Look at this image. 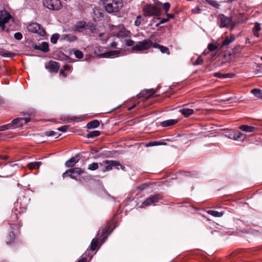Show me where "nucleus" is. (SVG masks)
I'll return each mask as SVG.
<instances>
[{"instance_id": "4", "label": "nucleus", "mask_w": 262, "mask_h": 262, "mask_svg": "<svg viewBox=\"0 0 262 262\" xmlns=\"http://www.w3.org/2000/svg\"><path fill=\"white\" fill-rule=\"evenodd\" d=\"M42 4L44 7L53 11L59 10L62 7L60 0H43Z\"/></svg>"}, {"instance_id": "25", "label": "nucleus", "mask_w": 262, "mask_h": 262, "mask_svg": "<svg viewBox=\"0 0 262 262\" xmlns=\"http://www.w3.org/2000/svg\"><path fill=\"white\" fill-rule=\"evenodd\" d=\"M100 125V122L97 120H94L91 122H89L87 125L86 126L88 128H95L99 126Z\"/></svg>"}, {"instance_id": "16", "label": "nucleus", "mask_w": 262, "mask_h": 262, "mask_svg": "<svg viewBox=\"0 0 262 262\" xmlns=\"http://www.w3.org/2000/svg\"><path fill=\"white\" fill-rule=\"evenodd\" d=\"M71 171H69L70 172H71L72 174H73L74 176V178L73 179L76 180V177L78 176H80L82 174H83L85 173V170L79 167H74L71 168Z\"/></svg>"}, {"instance_id": "2", "label": "nucleus", "mask_w": 262, "mask_h": 262, "mask_svg": "<svg viewBox=\"0 0 262 262\" xmlns=\"http://www.w3.org/2000/svg\"><path fill=\"white\" fill-rule=\"evenodd\" d=\"M99 165L101 167V170L103 172L111 170L113 167L117 169L121 168L123 170L125 169L124 165H121L119 161L115 160H104L99 163Z\"/></svg>"}, {"instance_id": "10", "label": "nucleus", "mask_w": 262, "mask_h": 262, "mask_svg": "<svg viewBox=\"0 0 262 262\" xmlns=\"http://www.w3.org/2000/svg\"><path fill=\"white\" fill-rule=\"evenodd\" d=\"M11 18V15L7 11H1L0 16V27L3 29L5 28V24L7 23Z\"/></svg>"}, {"instance_id": "58", "label": "nucleus", "mask_w": 262, "mask_h": 262, "mask_svg": "<svg viewBox=\"0 0 262 262\" xmlns=\"http://www.w3.org/2000/svg\"><path fill=\"white\" fill-rule=\"evenodd\" d=\"M238 99L236 96L230 97V103L236 102Z\"/></svg>"}, {"instance_id": "60", "label": "nucleus", "mask_w": 262, "mask_h": 262, "mask_svg": "<svg viewBox=\"0 0 262 262\" xmlns=\"http://www.w3.org/2000/svg\"><path fill=\"white\" fill-rule=\"evenodd\" d=\"M147 186V185L146 184H143L142 185L139 186L138 187V189L141 191H142Z\"/></svg>"}, {"instance_id": "22", "label": "nucleus", "mask_w": 262, "mask_h": 262, "mask_svg": "<svg viewBox=\"0 0 262 262\" xmlns=\"http://www.w3.org/2000/svg\"><path fill=\"white\" fill-rule=\"evenodd\" d=\"M239 129L244 132L247 133H252L254 132L256 128L252 126H249L247 125H242L239 126Z\"/></svg>"}, {"instance_id": "13", "label": "nucleus", "mask_w": 262, "mask_h": 262, "mask_svg": "<svg viewBox=\"0 0 262 262\" xmlns=\"http://www.w3.org/2000/svg\"><path fill=\"white\" fill-rule=\"evenodd\" d=\"M246 138L247 135L241 132L235 133L230 137V139L241 142H243Z\"/></svg>"}, {"instance_id": "59", "label": "nucleus", "mask_w": 262, "mask_h": 262, "mask_svg": "<svg viewBox=\"0 0 262 262\" xmlns=\"http://www.w3.org/2000/svg\"><path fill=\"white\" fill-rule=\"evenodd\" d=\"M60 120L62 121H67L68 122L70 121V116H63L60 118Z\"/></svg>"}, {"instance_id": "27", "label": "nucleus", "mask_w": 262, "mask_h": 262, "mask_svg": "<svg viewBox=\"0 0 262 262\" xmlns=\"http://www.w3.org/2000/svg\"><path fill=\"white\" fill-rule=\"evenodd\" d=\"M100 135V132L99 130H93L89 133L86 136V138H93L98 137Z\"/></svg>"}, {"instance_id": "38", "label": "nucleus", "mask_w": 262, "mask_h": 262, "mask_svg": "<svg viewBox=\"0 0 262 262\" xmlns=\"http://www.w3.org/2000/svg\"><path fill=\"white\" fill-rule=\"evenodd\" d=\"M260 30V24L258 23H256L255 24V26L253 29V32L255 36L256 37H258L259 34L258 31Z\"/></svg>"}, {"instance_id": "32", "label": "nucleus", "mask_w": 262, "mask_h": 262, "mask_svg": "<svg viewBox=\"0 0 262 262\" xmlns=\"http://www.w3.org/2000/svg\"><path fill=\"white\" fill-rule=\"evenodd\" d=\"M207 213L214 217H221L224 214V212H219L215 210H208Z\"/></svg>"}, {"instance_id": "14", "label": "nucleus", "mask_w": 262, "mask_h": 262, "mask_svg": "<svg viewBox=\"0 0 262 262\" xmlns=\"http://www.w3.org/2000/svg\"><path fill=\"white\" fill-rule=\"evenodd\" d=\"M219 21L220 23V27H228L229 25V18L223 14L219 15Z\"/></svg>"}, {"instance_id": "34", "label": "nucleus", "mask_w": 262, "mask_h": 262, "mask_svg": "<svg viewBox=\"0 0 262 262\" xmlns=\"http://www.w3.org/2000/svg\"><path fill=\"white\" fill-rule=\"evenodd\" d=\"M85 28V23L84 22L80 21L75 26L76 30L81 32L82 29Z\"/></svg>"}, {"instance_id": "12", "label": "nucleus", "mask_w": 262, "mask_h": 262, "mask_svg": "<svg viewBox=\"0 0 262 262\" xmlns=\"http://www.w3.org/2000/svg\"><path fill=\"white\" fill-rule=\"evenodd\" d=\"M99 240L102 241L103 243V237L100 235V233L99 232L97 234L96 237L93 238L91 243L90 249L92 251H94L96 249L98 246Z\"/></svg>"}, {"instance_id": "19", "label": "nucleus", "mask_w": 262, "mask_h": 262, "mask_svg": "<svg viewBox=\"0 0 262 262\" xmlns=\"http://www.w3.org/2000/svg\"><path fill=\"white\" fill-rule=\"evenodd\" d=\"M153 47L155 48H159L162 53H166L167 55H169L170 52L167 47L160 45L158 43H153Z\"/></svg>"}, {"instance_id": "1", "label": "nucleus", "mask_w": 262, "mask_h": 262, "mask_svg": "<svg viewBox=\"0 0 262 262\" xmlns=\"http://www.w3.org/2000/svg\"><path fill=\"white\" fill-rule=\"evenodd\" d=\"M105 11L109 14H116L122 8V0H101Z\"/></svg>"}, {"instance_id": "17", "label": "nucleus", "mask_w": 262, "mask_h": 262, "mask_svg": "<svg viewBox=\"0 0 262 262\" xmlns=\"http://www.w3.org/2000/svg\"><path fill=\"white\" fill-rule=\"evenodd\" d=\"M78 157V156L72 157L70 159L66 162L65 166L67 167L72 168L78 162L79 158Z\"/></svg>"}, {"instance_id": "53", "label": "nucleus", "mask_w": 262, "mask_h": 262, "mask_svg": "<svg viewBox=\"0 0 262 262\" xmlns=\"http://www.w3.org/2000/svg\"><path fill=\"white\" fill-rule=\"evenodd\" d=\"M184 175L186 177H194L196 175V174L191 173V172L189 171H184Z\"/></svg>"}, {"instance_id": "63", "label": "nucleus", "mask_w": 262, "mask_h": 262, "mask_svg": "<svg viewBox=\"0 0 262 262\" xmlns=\"http://www.w3.org/2000/svg\"><path fill=\"white\" fill-rule=\"evenodd\" d=\"M22 119V121H25V123H27L28 122H29L30 121H31V119L30 118H21Z\"/></svg>"}, {"instance_id": "7", "label": "nucleus", "mask_w": 262, "mask_h": 262, "mask_svg": "<svg viewBox=\"0 0 262 262\" xmlns=\"http://www.w3.org/2000/svg\"><path fill=\"white\" fill-rule=\"evenodd\" d=\"M143 14L146 16L159 15L160 13V9L154 5H146L143 8Z\"/></svg>"}, {"instance_id": "56", "label": "nucleus", "mask_w": 262, "mask_h": 262, "mask_svg": "<svg viewBox=\"0 0 262 262\" xmlns=\"http://www.w3.org/2000/svg\"><path fill=\"white\" fill-rule=\"evenodd\" d=\"M201 9L199 7H196L195 8L192 9V13L193 14H197L200 12Z\"/></svg>"}, {"instance_id": "45", "label": "nucleus", "mask_w": 262, "mask_h": 262, "mask_svg": "<svg viewBox=\"0 0 262 262\" xmlns=\"http://www.w3.org/2000/svg\"><path fill=\"white\" fill-rule=\"evenodd\" d=\"M2 56L3 57H12L15 55V54L13 52H6L1 54Z\"/></svg>"}, {"instance_id": "52", "label": "nucleus", "mask_w": 262, "mask_h": 262, "mask_svg": "<svg viewBox=\"0 0 262 262\" xmlns=\"http://www.w3.org/2000/svg\"><path fill=\"white\" fill-rule=\"evenodd\" d=\"M56 134V133L52 130L47 131L45 133V135L48 137L53 136L55 135Z\"/></svg>"}, {"instance_id": "55", "label": "nucleus", "mask_w": 262, "mask_h": 262, "mask_svg": "<svg viewBox=\"0 0 262 262\" xmlns=\"http://www.w3.org/2000/svg\"><path fill=\"white\" fill-rule=\"evenodd\" d=\"M169 20V18H162L161 19L160 22L157 24L156 26L158 27L160 25H161V24H164L166 22H167Z\"/></svg>"}, {"instance_id": "21", "label": "nucleus", "mask_w": 262, "mask_h": 262, "mask_svg": "<svg viewBox=\"0 0 262 262\" xmlns=\"http://www.w3.org/2000/svg\"><path fill=\"white\" fill-rule=\"evenodd\" d=\"M178 120L176 119H169L162 121L160 123V125L162 127H167L171 125H173L177 123Z\"/></svg>"}, {"instance_id": "42", "label": "nucleus", "mask_w": 262, "mask_h": 262, "mask_svg": "<svg viewBox=\"0 0 262 262\" xmlns=\"http://www.w3.org/2000/svg\"><path fill=\"white\" fill-rule=\"evenodd\" d=\"M153 91V90H144L142 92H141V93H140L137 96L139 98H141V97H144L145 95H146L147 93H148L150 91Z\"/></svg>"}, {"instance_id": "44", "label": "nucleus", "mask_w": 262, "mask_h": 262, "mask_svg": "<svg viewBox=\"0 0 262 262\" xmlns=\"http://www.w3.org/2000/svg\"><path fill=\"white\" fill-rule=\"evenodd\" d=\"M203 63V60L201 56H199L196 61L193 63V65H201Z\"/></svg>"}, {"instance_id": "26", "label": "nucleus", "mask_w": 262, "mask_h": 262, "mask_svg": "<svg viewBox=\"0 0 262 262\" xmlns=\"http://www.w3.org/2000/svg\"><path fill=\"white\" fill-rule=\"evenodd\" d=\"M71 53H73L75 57L78 59H82L83 57L82 52L79 50L73 49Z\"/></svg>"}, {"instance_id": "33", "label": "nucleus", "mask_w": 262, "mask_h": 262, "mask_svg": "<svg viewBox=\"0 0 262 262\" xmlns=\"http://www.w3.org/2000/svg\"><path fill=\"white\" fill-rule=\"evenodd\" d=\"M99 163L93 162L88 165V169L91 171L97 170L99 168Z\"/></svg>"}, {"instance_id": "49", "label": "nucleus", "mask_w": 262, "mask_h": 262, "mask_svg": "<svg viewBox=\"0 0 262 262\" xmlns=\"http://www.w3.org/2000/svg\"><path fill=\"white\" fill-rule=\"evenodd\" d=\"M125 44L127 46L131 47L135 46V41L132 39H127L125 40Z\"/></svg>"}, {"instance_id": "31", "label": "nucleus", "mask_w": 262, "mask_h": 262, "mask_svg": "<svg viewBox=\"0 0 262 262\" xmlns=\"http://www.w3.org/2000/svg\"><path fill=\"white\" fill-rule=\"evenodd\" d=\"M41 51L44 53H47L49 51V44L46 41H43L40 44Z\"/></svg>"}, {"instance_id": "46", "label": "nucleus", "mask_w": 262, "mask_h": 262, "mask_svg": "<svg viewBox=\"0 0 262 262\" xmlns=\"http://www.w3.org/2000/svg\"><path fill=\"white\" fill-rule=\"evenodd\" d=\"M170 5L168 2L165 3L163 5V8L166 13L168 12L169 9Z\"/></svg>"}, {"instance_id": "61", "label": "nucleus", "mask_w": 262, "mask_h": 262, "mask_svg": "<svg viewBox=\"0 0 262 262\" xmlns=\"http://www.w3.org/2000/svg\"><path fill=\"white\" fill-rule=\"evenodd\" d=\"M63 69L66 71H68L70 70L71 67L68 64H66L63 66Z\"/></svg>"}, {"instance_id": "29", "label": "nucleus", "mask_w": 262, "mask_h": 262, "mask_svg": "<svg viewBox=\"0 0 262 262\" xmlns=\"http://www.w3.org/2000/svg\"><path fill=\"white\" fill-rule=\"evenodd\" d=\"M15 238V234L13 231H11L6 238V243L7 244H11L12 242H14Z\"/></svg>"}, {"instance_id": "3", "label": "nucleus", "mask_w": 262, "mask_h": 262, "mask_svg": "<svg viewBox=\"0 0 262 262\" xmlns=\"http://www.w3.org/2000/svg\"><path fill=\"white\" fill-rule=\"evenodd\" d=\"M153 46L152 41L149 39H144L139 41L132 48V51H142L146 50Z\"/></svg>"}, {"instance_id": "37", "label": "nucleus", "mask_w": 262, "mask_h": 262, "mask_svg": "<svg viewBox=\"0 0 262 262\" xmlns=\"http://www.w3.org/2000/svg\"><path fill=\"white\" fill-rule=\"evenodd\" d=\"M13 128H14V127L13 126L12 124L10 123L0 126V131H4L7 129H11Z\"/></svg>"}, {"instance_id": "48", "label": "nucleus", "mask_w": 262, "mask_h": 262, "mask_svg": "<svg viewBox=\"0 0 262 262\" xmlns=\"http://www.w3.org/2000/svg\"><path fill=\"white\" fill-rule=\"evenodd\" d=\"M141 16L139 15L137 17L135 21V25L136 26H139L141 25Z\"/></svg>"}, {"instance_id": "41", "label": "nucleus", "mask_w": 262, "mask_h": 262, "mask_svg": "<svg viewBox=\"0 0 262 262\" xmlns=\"http://www.w3.org/2000/svg\"><path fill=\"white\" fill-rule=\"evenodd\" d=\"M126 36H127V34L124 30H121L116 34V36L119 38H124Z\"/></svg>"}, {"instance_id": "36", "label": "nucleus", "mask_w": 262, "mask_h": 262, "mask_svg": "<svg viewBox=\"0 0 262 262\" xmlns=\"http://www.w3.org/2000/svg\"><path fill=\"white\" fill-rule=\"evenodd\" d=\"M83 120V117L81 116H70V122H79Z\"/></svg>"}, {"instance_id": "62", "label": "nucleus", "mask_w": 262, "mask_h": 262, "mask_svg": "<svg viewBox=\"0 0 262 262\" xmlns=\"http://www.w3.org/2000/svg\"><path fill=\"white\" fill-rule=\"evenodd\" d=\"M65 71L63 69H61L60 71V74L62 75L63 77H67V74L65 73Z\"/></svg>"}, {"instance_id": "5", "label": "nucleus", "mask_w": 262, "mask_h": 262, "mask_svg": "<svg viewBox=\"0 0 262 262\" xmlns=\"http://www.w3.org/2000/svg\"><path fill=\"white\" fill-rule=\"evenodd\" d=\"M27 28L29 32L37 34L41 36H44L46 34L45 30L37 23H32L29 24Z\"/></svg>"}, {"instance_id": "57", "label": "nucleus", "mask_w": 262, "mask_h": 262, "mask_svg": "<svg viewBox=\"0 0 262 262\" xmlns=\"http://www.w3.org/2000/svg\"><path fill=\"white\" fill-rule=\"evenodd\" d=\"M88 252H89V251H88V250H87V251L85 252V256H84V257L82 256L81 259L79 260L77 262H86L87 259H86V253Z\"/></svg>"}, {"instance_id": "64", "label": "nucleus", "mask_w": 262, "mask_h": 262, "mask_svg": "<svg viewBox=\"0 0 262 262\" xmlns=\"http://www.w3.org/2000/svg\"><path fill=\"white\" fill-rule=\"evenodd\" d=\"M117 46V43L115 41H113L110 43V46L112 48H115Z\"/></svg>"}, {"instance_id": "15", "label": "nucleus", "mask_w": 262, "mask_h": 262, "mask_svg": "<svg viewBox=\"0 0 262 262\" xmlns=\"http://www.w3.org/2000/svg\"><path fill=\"white\" fill-rule=\"evenodd\" d=\"M120 52L119 51H111L106 53H103L102 54H99L96 50H95V54L98 56L102 57H110L112 56H118L120 54Z\"/></svg>"}, {"instance_id": "50", "label": "nucleus", "mask_w": 262, "mask_h": 262, "mask_svg": "<svg viewBox=\"0 0 262 262\" xmlns=\"http://www.w3.org/2000/svg\"><path fill=\"white\" fill-rule=\"evenodd\" d=\"M68 127L69 126L68 125H63L58 127L57 130L62 132H66L68 130Z\"/></svg>"}, {"instance_id": "51", "label": "nucleus", "mask_w": 262, "mask_h": 262, "mask_svg": "<svg viewBox=\"0 0 262 262\" xmlns=\"http://www.w3.org/2000/svg\"><path fill=\"white\" fill-rule=\"evenodd\" d=\"M214 76L215 77H225V78H227V77H229V73H227L226 74H225V75H222V74L220 73H215L214 74Z\"/></svg>"}, {"instance_id": "24", "label": "nucleus", "mask_w": 262, "mask_h": 262, "mask_svg": "<svg viewBox=\"0 0 262 262\" xmlns=\"http://www.w3.org/2000/svg\"><path fill=\"white\" fill-rule=\"evenodd\" d=\"M41 164V162H33L28 163L27 166L30 169H38Z\"/></svg>"}, {"instance_id": "47", "label": "nucleus", "mask_w": 262, "mask_h": 262, "mask_svg": "<svg viewBox=\"0 0 262 262\" xmlns=\"http://www.w3.org/2000/svg\"><path fill=\"white\" fill-rule=\"evenodd\" d=\"M14 38L16 40H21L23 38V35L20 32H16L14 35Z\"/></svg>"}, {"instance_id": "54", "label": "nucleus", "mask_w": 262, "mask_h": 262, "mask_svg": "<svg viewBox=\"0 0 262 262\" xmlns=\"http://www.w3.org/2000/svg\"><path fill=\"white\" fill-rule=\"evenodd\" d=\"M158 141L150 142L146 144V147H150L153 146H157Z\"/></svg>"}, {"instance_id": "8", "label": "nucleus", "mask_w": 262, "mask_h": 262, "mask_svg": "<svg viewBox=\"0 0 262 262\" xmlns=\"http://www.w3.org/2000/svg\"><path fill=\"white\" fill-rule=\"evenodd\" d=\"M115 228L113 223H107L105 227L102 229L100 235L103 237V242L107 238V236L110 234Z\"/></svg>"}, {"instance_id": "39", "label": "nucleus", "mask_w": 262, "mask_h": 262, "mask_svg": "<svg viewBox=\"0 0 262 262\" xmlns=\"http://www.w3.org/2000/svg\"><path fill=\"white\" fill-rule=\"evenodd\" d=\"M59 38V35L57 33L53 34L51 37V42L52 43H56Z\"/></svg>"}, {"instance_id": "18", "label": "nucleus", "mask_w": 262, "mask_h": 262, "mask_svg": "<svg viewBox=\"0 0 262 262\" xmlns=\"http://www.w3.org/2000/svg\"><path fill=\"white\" fill-rule=\"evenodd\" d=\"M18 217L16 213L11 215L10 220H8V224L12 226L11 228L14 229L18 227V225L15 223L17 221Z\"/></svg>"}, {"instance_id": "35", "label": "nucleus", "mask_w": 262, "mask_h": 262, "mask_svg": "<svg viewBox=\"0 0 262 262\" xmlns=\"http://www.w3.org/2000/svg\"><path fill=\"white\" fill-rule=\"evenodd\" d=\"M205 3L208 4L214 7L215 8H219L220 7V4L218 3L214 0H205Z\"/></svg>"}, {"instance_id": "23", "label": "nucleus", "mask_w": 262, "mask_h": 262, "mask_svg": "<svg viewBox=\"0 0 262 262\" xmlns=\"http://www.w3.org/2000/svg\"><path fill=\"white\" fill-rule=\"evenodd\" d=\"M62 38L64 40H67L70 42H73L77 39V38L76 36L71 34H64L62 36Z\"/></svg>"}, {"instance_id": "43", "label": "nucleus", "mask_w": 262, "mask_h": 262, "mask_svg": "<svg viewBox=\"0 0 262 262\" xmlns=\"http://www.w3.org/2000/svg\"><path fill=\"white\" fill-rule=\"evenodd\" d=\"M20 121H22L21 118H16L13 119L10 124H12L13 126H14L15 128L16 127L15 125L18 124Z\"/></svg>"}, {"instance_id": "30", "label": "nucleus", "mask_w": 262, "mask_h": 262, "mask_svg": "<svg viewBox=\"0 0 262 262\" xmlns=\"http://www.w3.org/2000/svg\"><path fill=\"white\" fill-rule=\"evenodd\" d=\"M243 49V46L241 45H237L232 49V54L235 56L236 54H238L241 53ZM231 54L230 53V56Z\"/></svg>"}, {"instance_id": "9", "label": "nucleus", "mask_w": 262, "mask_h": 262, "mask_svg": "<svg viewBox=\"0 0 262 262\" xmlns=\"http://www.w3.org/2000/svg\"><path fill=\"white\" fill-rule=\"evenodd\" d=\"M161 196L160 194H157L154 195H151L149 198H147L142 204V207L148 206L155 203L158 202L161 199Z\"/></svg>"}, {"instance_id": "20", "label": "nucleus", "mask_w": 262, "mask_h": 262, "mask_svg": "<svg viewBox=\"0 0 262 262\" xmlns=\"http://www.w3.org/2000/svg\"><path fill=\"white\" fill-rule=\"evenodd\" d=\"M179 112H180L185 117H188L194 114L193 110L188 108H183L179 110Z\"/></svg>"}, {"instance_id": "11", "label": "nucleus", "mask_w": 262, "mask_h": 262, "mask_svg": "<svg viewBox=\"0 0 262 262\" xmlns=\"http://www.w3.org/2000/svg\"><path fill=\"white\" fill-rule=\"evenodd\" d=\"M46 69H48L51 73H57L60 68V64L55 61L50 60L46 65Z\"/></svg>"}, {"instance_id": "6", "label": "nucleus", "mask_w": 262, "mask_h": 262, "mask_svg": "<svg viewBox=\"0 0 262 262\" xmlns=\"http://www.w3.org/2000/svg\"><path fill=\"white\" fill-rule=\"evenodd\" d=\"M229 45V38L228 36H226L225 39L221 43H218L217 46L212 43H209L208 46V49L211 52L216 49L221 50V51L225 52V49L228 48Z\"/></svg>"}, {"instance_id": "40", "label": "nucleus", "mask_w": 262, "mask_h": 262, "mask_svg": "<svg viewBox=\"0 0 262 262\" xmlns=\"http://www.w3.org/2000/svg\"><path fill=\"white\" fill-rule=\"evenodd\" d=\"M69 171H71V169L67 170V171H66L64 172H63L62 173V177L63 179L67 177H69L73 179V178H74V176L73 174H72V173L71 172H70Z\"/></svg>"}, {"instance_id": "28", "label": "nucleus", "mask_w": 262, "mask_h": 262, "mask_svg": "<svg viewBox=\"0 0 262 262\" xmlns=\"http://www.w3.org/2000/svg\"><path fill=\"white\" fill-rule=\"evenodd\" d=\"M252 93L255 97L262 100V91L258 89H254L251 91Z\"/></svg>"}]
</instances>
